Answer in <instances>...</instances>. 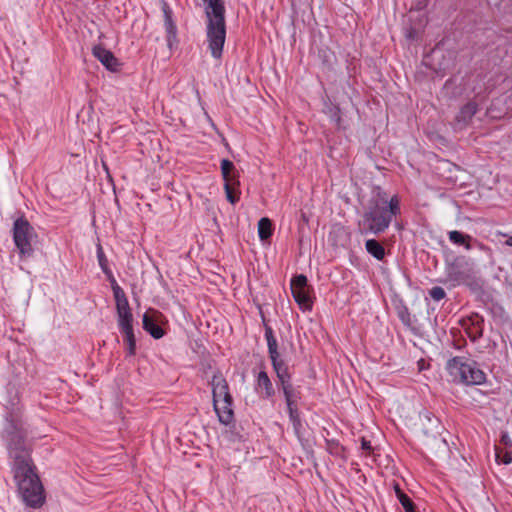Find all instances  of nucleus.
Masks as SVG:
<instances>
[{"instance_id":"obj_6","label":"nucleus","mask_w":512,"mask_h":512,"mask_svg":"<svg viewBox=\"0 0 512 512\" xmlns=\"http://www.w3.org/2000/svg\"><path fill=\"white\" fill-rule=\"evenodd\" d=\"M443 426L438 417L431 413L420 415L417 424V437L431 453L444 450L446 440L442 437Z\"/></svg>"},{"instance_id":"obj_20","label":"nucleus","mask_w":512,"mask_h":512,"mask_svg":"<svg viewBox=\"0 0 512 512\" xmlns=\"http://www.w3.org/2000/svg\"><path fill=\"white\" fill-rule=\"evenodd\" d=\"M233 403L223 402V406L219 407L218 403L214 406V410L218 416L219 422L225 426L231 424L234 420Z\"/></svg>"},{"instance_id":"obj_35","label":"nucleus","mask_w":512,"mask_h":512,"mask_svg":"<svg viewBox=\"0 0 512 512\" xmlns=\"http://www.w3.org/2000/svg\"><path fill=\"white\" fill-rule=\"evenodd\" d=\"M496 450V459L500 460L503 464H510L512 463V453L510 451H505L503 455L501 456V451L498 447H495Z\"/></svg>"},{"instance_id":"obj_33","label":"nucleus","mask_w":512,"mask_h":512,"mask_svg":"<svg viewBox=\"0 0 512 512\" xmlns=\"http://www.w3.org/2000/svg\"><path fill=\"white\" fill-rule=\"evenodd\" d=\"M329 116L338 127H341V110L338 106L332 105L329 107Z\"/></svg>"},{"instance_id":"obj_23","label":"nucleus","mask_w":512,"mask_h":512,"mask_svg":"<svg viewBox=\"0 0 512 512\" xmlns=\"http://www.w3.org/2000/svg\"><path fill=\"white\" fill-rule=\"evenodd\" d=\"M394 490L405 512H416V506L414 502L406 493L403 492L398 483L394 484Z\"/></svg>"},{"instance_id":"obj_12","label":"nucleus","mask_w":512,"mask_h":512,"mask_svg":"<svg viewBox=\"0 0 512 512\" xmlns=\"http://www.w3.org/2000/svg\"><path fill=\"white\" fill-rule=\"evenodd\" d=\"M167 323L165 315L154 308H149L142 317L143 329L154 339H160L166 334L162 325Z\"/></svg>"},{"instance_id":"obj_40","label":"nucleus","mask_w":512,"mask_h":512,"mask_svg":"<svg viewBox=\"0 0 512 512\" xmlns=\"http://www.w3.org/2000/svg\"><path fill=\"white\" fill-rule=\"evenodd\" d=\"M428 1L429 0H418L417 4H416V8L418 10H421V9H424L426 8L427 4H428Z\"/></svg>"},{"instance_id":"obj_1","label":"nucleus","mask_w":512,"mask_h":512,"mask_svg":"<svg viewBox=\"0 0 512 512\" xmlns=\"http://www.w3.org/2000/svg\"><path fill=\"white\" fill-rule=\"evenodd\" d=\"M401 213L400 200L394 195L387 200L380 193L368 201L358 226L362 233L380 235L390 226L394 216Z\"/></svg>"},{"instance_id":"obj_39","label":"nucleus","mask_w":512,"mask_h":512,"mask_svg":"<svg viewBox=\"0 0 512 512\" xmlns=\"http://www.w3.org/2000/svg\"><path fill=\"white\" fill-rule=\"evenodd\" d=\"M417 37H418L417 29H415L413 27H410L409 29H407V31H406V38L407 39L415 40V39H417Z\"/></svg>"},{"instance_id":"obj_38","label":"nucleus","mask_w":512,"mask_h":512,"mask_svg":"<svg viewBox=\"0 0 512 512\" xmlns=\"http://www.w3.org/2000/svg\"><path fill=\"white\" fill-rule=\"evenodd\" d=\"M361 449L366 451L368 455H370V453L373 450L371 442L367 440L365 437L361 438Z\"/></svg>"},{"instance_id":"obj_32","label":"nucleus","mask_w":512,"mask_h":512,"mask_svg":"<svg viewBox=\"0 0 512 512\" xmlns=\"http://www.w3.org/2000/svg\"><path fill=\"white\" fill-rule=\"evenodd\" d=\"M397 314L402 323L411 330H414L411 314L406 306L397 309Z\"/></svg>"},{"instance_id":"obj_27","label":"nucleus","mask_w":512,"mask_h":512,"mask_svg":"<svg viewBox=\"0 0 512 512\" xmlns=\"http://www.w3.org/2000/svg\"><path fill=\"white\" fill-rule=\"evenodd\" d=\"M478 111V104L474 101H470L465 104L457 116L458 120L470 121Z\"/></svg>"},{"instance_id":"obj_36","label":"nucleus","mask_w":512,"mask_h":512,"mask_svg":"<svg viewBox=\"0 0 512 512\" xmlns=\"http://www.w3.org/2000/svg\"><path fill=\"white\" fill-rule=\"evenodd\" d=\"M161 8H162L163 15H164V22L169 21V20H173V18H172V15H173L172 10H171L170 6L168 5V3L165 0L161 1Z\"/></svg>"},{"instance_id":"obj_30","label":"nucleus","mask_w":512,"mask_h":512,"mask_svg":"<svg viewBox=\"0 0 512 512\" xmlns=\"http://www.w3.org/2000/svg\"><path fill=\"white\" fill-rule=\"evenodd\" d=\"M289 419L292 422L295 434L300 438V431L302 429V422L298 408L288 410Z\"/></svg>"},{"instance_id":"obj_22","label":"nucleus","mask_w":512,"mask_h":512,"mask_svg":"<svg viewBox=\"0 0 512 512\" xmlns=\"http://www.w3.org/2000/svg\"><path fill=\"white\" fill-rule=\"evenodd\" d=\"M366 251L375 259L381 261L385 258V248L381 242L376 239H368L365 242Z\"/></svg>"},{"instance_id":"obj_28","label":"nucleus","mask_w":512,"mask_h":512,"mask_svg":"<svg viewBox=\"0 0 512 512\" xmlns=\"http://www.w3.org/2000/svg\"><path fill=\"white\" fill-rule=\"evenodd\" d=\"M237 185L234 182H224V191L227 201L232 205L236 204L240 199V191L237 190Z\"/></svg>"},{"instance_id":"obj_3","label":"nucleus","mask_w":512,"mask_h":512,"mask_svg":"<svg viewBox=\"0 0 512 512\" xmlns=\"http://www.w3.org/2000/svg\"><path fill=\"white\" fill-rule=\"evenodd\" d=\"M12 472L23 502L34 509L42 507L46 501L45 490L34 462L12 465Z\"/></svg>"},{"instance_id":"obj_5","label":"nucleus","mask_w":512,"mask_h":512,"mask_svg":"<svg viewBox=\"0 0 512 512\" xmlns=\"http://www.w3.org/2000/svg\"><path fill=\"white\" fill-rule=\"evenodd\" d=\"M207 3L205 15L207 18V42L211 55L215 59L222 57L226 40L225 5L223 0H203Z\"/></svg>"},{"instance_id":"obj_14","label":"nucleus","mask_w":512,"mask_h":512,"mask_svg":"<svg viewBox=\"0 0 512 512\" xmlns=\"http://www.w3.org/2000/svg\"><path fill=\"white\" fill-rule=\"evenodd\" d=\"M210 384L212 386L213 406H216L220 397L223 398V402L233 403L228 382L220 371L214 373Z\"/></svg>"},{"instance_id":"obj_8","label":"nucleus","mask_w":512,"mask_h":512,"mask_svg":"<svg viewBox=\"0 0 512 512\" xmlns=\"http://www.w3.org/2000/svg\"><path fill=\"white\" fill-rule=\"evenodd\" d=\"M37 237L34 227L30 222L21 216L14 221L13 224V241L19 251L21 259L31 257L34 249L32 241Z\"/></svg>"},{"instance_id":"obj_2","label":"nucleus","mask_w":512,"mask_h":512,"mask_svg":"<svg viewBox=\"0 0 512 512\" xmlns=\"http://www.w3.org/2000/svg\"><path fill=\"white\" fill-rule=\"evenodd\" d=\"M5 427L2 432V438L6 442L9 457L13 460V465H20L33 462L32 444L28 441V432L24 427L22 419L8 413L5 417Z\"/></svg>"},{"instance_id":"obj_29","label":"nucleus","mask_w":512,"mask_h":512,"mask_svg":"<svg viewBox=\"0 0 512 512\" xmlns=\"http://www.w3.org/2000/svg\"><path fill=\"white\" fill-rule=\"evenodd\" d=\"M164 23H165L166 33H167V44H168V47L170 49H172L174 45L178 44L177 26L173 20H169Z\"/></svg>"},{"instance_id":"obj_37","label":"nucleus","mask_w":512,"mask_h":512,"mask_svg":"<svg viewBox=\"0 0 512 512\" xmlns=\"http://www.w3.org/2000/svg\"><path fill=\"white\" fill-rule=\"evenodd\" d=\"M500 443L504 446L505 449L512 448V440L507 432H502Z\"/></svg>"},{"instance_id":"obj_41","label":"nucleus","mask_w":512,"mask_h":512,"mask_svg":"<svg viewBox=\"0 0 512 512\" xmlns=\"http://www.w3.org/2000/svg\"><path fill=\"white\" fill-rule=\"evenodd\" d=\"M301 219L306 224L309 222V218L307 217L306 213L303 211H301Z\"/></svg>"},{"instance_id":"obj_25","label":"nucleus","mask_w":512,"mask_h":512,"mask_svg":"<svg viewBox=\"0 0 512 512\" xmlns=\"http://www.w3.org/2000/svg\"><path fill=\"white\" fill-rule=\"evenodd\" d=\"M273 234V224L272 221L267 218L263 217L258 222V235L259 238L264 241L269 239Z\"/></svg>"},{"instance_id":"obj_18","label":"nucleus","mask_w":512,"mask_h":512,"mask_svg":"<svg viewBox=\"0 0 512 512\" xmlns=\"http://www.w3.org/2000/svg\"><path fill=\"white\" fill-rule=\"evenodd\" d=\"M329 241L334 247H345L350 241V234L343 226L337 225L330 231Z\"/></svg>"},{"instance_id":"obj_17","label":"nucleus","mask_w":512,"mask_h":512,"mask_svg":"<svg viewBox=\"0 0 512 512\" xmlns=\"http://www.w3.org/2000/svg\"><path fill=\"white\" fill-rule=\"evenodd\" d=\"M118 326L127 344V355L134 356L136 354V337L134 334L133 321L120 322Z\"/></svg>"},{"instance_id":"obj_7","label":"nucleus","mask_w":512,"mask_h":512,"mask_svg":"<svg viewBox=\"0 0 512 512\" xmlns=\"http://www.w3.org/2000/svg\"><path fill=\"white\" fill-rule=\"evenodd\" d=\"M446 369L455 381L465 385H481L486 381V374L475 361L455 356L447 361Z\"/></svg>"},{"instance_id":"obj_16","label":"nucleus","mask_w":512,"mask_h":512,"mask_svg":"<svg viewBox=\"0 0 512 512\" xmlns=\"http://www.w3.org/2000/svg\"><path fill=\"white\" fill-rule=\"evenodd\" d=\"M470 326L466 328V333L472 342H476L483 336L484 318L480 314L473 312L467 317Z\"/></svg>"},{"instance_id":"obj_26","label":"nucleus","mask_w":512,"mask_h":512,"mask_svg":"<svg viewBox=\"0 0 512 512\" xmlns=\"http://www.w3.org/2000/svg\"><path fill=\"white\" fill-rule=\"evenodd\" d=\"M326 442V450L329 454L340 457L342 459H346L345 457V447L340 444V442L336 439H325Z\"/></svg>"},{"instance_id":"obj_9","label":"nucleus","mask_w":512,"mask_h":512,"mask_svg":"<svg viewBox=\"0 0 512 512\" xmlns=\"http://www.w3.org/2000/svg\"><path fill=\"white\" fill-rule=\"evenodd\" d=\"M447 277L458 285H466L473 290L481 288L480 278L475 271L463 259L456 258L447 266Z\"/></svg>"},{"instance_id":"obj_4","label":"nucleus","mask_w":512,"mask_h":512,"mask_svg":"<svg viewBox=\"0 0 512 512\" xmlns=\"http://www.w3.org/2000/svg\"><path fill=\"white\" fill-rule=\"evenodd\" d=\"M265 338L267 340L269 358L272 363L273 370L281 384L285 397L287 409L298 408V400L301 398L300 392L297 391L291 383L292 375L289 367L278 351L277 340L274 337L272 328L264 322Z\"/></svg>"},{"instance_id":"obj_43","label":"nucleus","mask_w":512,"mask_h":512,"mask_svg":"<svg viewBox=\"0 0 512 512\" xmlns=\"http://www.w3.org/2000/svg\"><path fill=\"white\" fill-rule=\"evenodd\" d=\"M507 246L512 247V236L508 238V240L505 242Z\"/></svg>"},{"instance_id":"obj_31","label":"nucleus","mask_w":512,"mask_h":512,"mask_svg":"<svg viewBox=\"0 0 512 512\" xmlns=\"http://www.w3.org/2000/svg\"><path fill=\"white\" fill-rule=\"evenodd\" d=\"M97 257H98V262H99V265H100L102 271L104 272V274H106L108 276L110 282L112 283V278H114V277H113L112 272L108 266V260L102 250L101 245L98 246Z\"/></svg>"},{"instance_id":"obj_24","label":"nucleus","mask_w":512,"mask_h":512,"mask_svg":"<svg viewBox=\"0 0 512 512\" xmlns=\"http://www.w3.org/2000/svg\"><path fill=\"white\" fill-rule=\"evenodd\" d=\"M449 240L456 244V245H462L467 250H470L472 247L470 245V241L472 240V237L468 234H464L460 231L453 230L449 232Z\"/></svg>"},{"instance_id":"obj_11","label":"nucleus","mask_w":512,"mask_h":512,"mask_svg":"<svg viewBox=\"0 0 512 512\" xmlns=\"http://www.w3.org/2000/svg\"><path fill=\"white\" fill-rule=\"evenodd\" d=\"M290 286L293 298L299 307L303 310H311L313 306L311 296L313 288L308 284L307 277L303 274L294 276Z\"/></svg>"},{"instance_id":"obj_13","label":"nucleus","mask_w":512,"mask_h":512,"mask_svg":"<svg viewBox=\"0 0 512 512\" xmlns=\"http://www.w3.org/2000/svg\"><path fill=\"white\" fill-rule=\"evenodd\" d=\"M111 287L113 290L116 311L118 315V323L125 321H133V314L124 290L117 284L115 278H112Z\"/></svg>"},{"instance_id":"obj_19","label":"nucleus","mask_w":512,"mask_h":512,"mask_svg":"<svg viewBox=\"0 0 512 512\" xmlns=\"http://www.w3.org/2000/svg\"><path fill=\"white\" fill-rule=\"evenodd\" d=\"M220 168L224 182H234L237 185H240L239 172L232 161L229 159H222Z\"/></svg>"},{"instance_id":"obj_21","label":"nucleus","mask_w":512,"mask_h":512,"mask_svg":"<svg viewBox=\"0 0 512 512\" xmlns=\"http://www.w3.org/2000/svg\"><path fill=\"white\" fill-rule=\"evenodd\" d=\"M256 384L257 388L264 389V398H271L275 395L273 384L266 371L262 370L258 373Z\"/></svg>"},{"instance_id":"obj_15","label":"nucleus","mask_w":512,"mask_h":512,"mask_svg":"<svg viewBox=\"0 0 512 512\" xmlns=\"http://www.w3.org/2000/svg\"><path fill=\"white\" fill-rule=\"evenodd\" d=\"M92 54L97 58L108 70L116 72L119 69L120 62L115 57L113 52L106 49L101 44L95 45L92 49Z\"/></svg>"},{"instance_id":"obj_34","label":"nucleus","mask_w":512,"mask_h":512,"mask_svg":"<svg viewBox=\"0 0 512 512\" xmlns=\"http://www.w3.org/2000/svg\"><path fill=\"white\" fill-rule=\"evenodd\" d=\"M429 295L433 300L440 301L445 298L446 292L442 287L435 286L429 290Z\"/></svg>"},{"instance_id":"obj_10","label":"nucleus","mask_w":512,"mask_h":512,"mask_svg":"<svg viewBox=\"0 0 512 512\" xmlns=\"http://www.w3.org/2000/svg\"><path fill=\"white\" fill-rule=\"evenodd\" d=\"M439 175L445 183L453 187L464 188L467 186L468 172L449 160L442 159L438 162Z\"/></svg>"},{"instance_id":"obj_42","label":"nucleus","mask_w":512,"mask_h":512,"mask_svg":"<svg viewBox=\"0 0 512 512\" xmlns=\"http://www.w3.org/2000/svg\"><path fill=\"white\" fill-rule=\"evenodd\" d=\"M424 365H425V360L424 359H420L418 361L419 371L424 369Z\"/></svg>"}]
</instances>
